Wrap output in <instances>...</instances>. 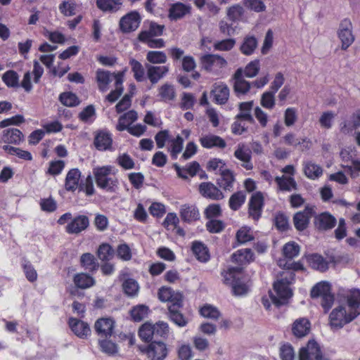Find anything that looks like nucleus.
I'll use <instances>...</instances> for the list:
<instances>
[{
  "label": "nucleus",
  "instance_id": "1",
  "mask_svg": "<svg viewBox=\"0 0 360 360\" xmlns=\"http://www.w3.org/2000/svg\"><path fill=\"white\" fill-rule=\"evenodd\" d=\"M284 278L277 281L274 284L276 295L270 294L273 303L277 306L283 305L292 295L290 285L294 280L295 274L292 272H286Z\"/></svg>",
  "mask_w": 360,
  "mask_h": 360
},
{
  "label": "nucleus",
  "instance_id": "2",
  "mask_svg": "<svg viewBox=\"0 0 360 360\" xmlns=\"http://www.w3.org/2000/svg\"><path fill=\"white\" fill-rule=\"evenodd\" d=\"M241 266L229 268L226 271L222 273L224 283L231 285L233 293L235 295H243L248 292V287L244 281H241Z\"/></svg>",
  "mask_w": 360,
  "mask_h": 360
},
{
  "label": "nucleus",
  "instance_id": "3",
  "mask_svg": "<svg viewBox=\"0 0 360 360\" xmlns=\"http://www.w3.org/2000/svg\"><path fill=\"white\" fill-rule=\"evenodd\" d=\"M300 251V248L296 243L290 242L286 243L283 248L284 257L278 260V265L288 270H302L304 268L301 262L292 261L294 257L298 256Z\"/></svg>",
  "mask_w": 360,
  "mask_h": 360
},
{
  "label": "nucleus",
  "instance_id": "4",
  "mask_svg": "<svg viewBox=\"0 0 360 360\" xmlns=\"http://www.w3.org/2000/svg\"><path fill=\"white\" fill-rule=\"evenodd\" d=\"M340 304L347 305V310L356 317L360 315V290L352 288L342 290L338 293Z\"/></svg>",
  "mask_w": 360,
  "mask_h": 360
},
{
  "label": "nucleus",
  "instance_id": "5",
  "mask_svg": "<svg viewBox=\"0 0 360 360\" xmlns=\"http://www.w3.org/2000/svg\"><path fill=\"white\" fill-rule=\"evenodd\" d=\"M356 316L348 311L345 306L340 304L335 307L329 316L330 326L332 329L342 328L345 324L352 322Z\"/></svg>",
  "mask_w": 360,
  "mask_h": 360
},
{
  "label": "nucleus",
  "instance_id": "6",
  "mask_svg": "<svg viewBox=\"0 0 360 360\" xmlns=\"http://www.w3.org/2000/svg\"><path fill=\"white\" fill-rule=\"evenodd\" d=\"M148 360H165L168 355V347L162 341H153L143 349Z\"/></svg>",
  "mask_w": 360,
  "mask_h": 360
},
{
  "label": "nucleus",
  "instance_id": "7",
  "mask_svg": "<svg viewBox=\"0 0 360 360\" xmlns=\"http://www.w3.org/2000/svg\"><path fill=\"white\" fill-rule=\"evenodd\" d=\"M338 38L341 41V49L347 50L354 41L352 21L345 18L341 21L338 30Z\"/></svg>",
  "mask_w": 360,
  "mask_h": 360
},
{
  "label": "nucleus",
  "instance_id": "8",
  "mask_svg": "<svg viewBox=\"0 0 360 360\" xmlns=\"http://www.w3.org/2000/svg\"><path fill=\"white\" fill-rule=\"evenodd\" d=\"M299 360H329L325 357L319 345L314 340L309 341L306 347L300 350Z\"/></svg>",
  "mask_w": 360,
  "mask_h": 360
},
{
  "label": "nucleus",
  "instance_id": "9",
  "mask_svg": "<svg viewBox=\"0 0 360 360\" xmlns=\"http://www.w3.org/2000/svg\"><path fill=\"white\" fill-rule=\"evenodd\" d=\"M141 20L140 14L137 11H131L120 19V30L124 33L134 32L139 27Z\"/></svg>",
  "mask_w": 360,
  "mask_h": 360
},
{
  "label": "nucleus",
  "instance_id": "10",
  "mask_svg": "<svg viewBox=\"0 0 360 360\" xmlns=\"http://www.w3.org/2000/svg\"><path fill=\"white\" fill-rule=\"evenodd\" d=\"M201 63L205 70L209 72L214 71L226 66V60L216 54H205L200 58Z\"/></svg>",
  "mask_w": 360,
  "mask_h": 360
},
{
  "label": "nucleus",
  "instance_id": "11",
  "mask_svg": "<svg viewBox=\"0 0 360 360\" xmlns=\"http://www.w3.org/2000/svg\"><path fill=\"white\" fill-rule=\"evenodd\" d=\"M89 226V219L87 216L79 214L67 224L65 231L69 234H79L86 230Z\"/></svg>",
  "mask_w": 360,
  "mask_h": 360
},
{
  "label": "nucleus",
  "instance_id": "12",
  "mask_svg": "<svg viewBox=\"0 0 360 360\" xmlns=\"http://www.w3.org/2000/svg\"><path fill=\"white\" fill-rule=\"evenodd\" d=\"M313 213V207L309 206H307L302 211L295 213L293 217V223L296 229L303 231L307 229Z\"/></svg>",
  "mask_w": 360,
  "mask_h": 360
},
{
  "label": "nucleus",
  "instance_id": "13",
  "mask_svg": "<svg viewBox=\"0 0 360 360\" xmlns=\"http://www.w3.org/2000/svg\"><path fill=\"white\" fill-rule=\"evenodd\" d=\"M264 198L260 192L253 194L249 202V215L255 220H258L261 217Z\"/></svg>",
  "mask_w": 360,
  "mask_h": 360
},
{
  "label": "nucleus",
  "instance_id": "14",
  "mask_svg": "<svg viewBox=\"0 0 360 360\" xmlns=\"http://www.w3.org/2000/svg\"><path fill=\"white\" fill-rule=\"evenodd\" d=\"M94 328L100 338H110L112 334L114 321L108 318L99 319L96 321Z\"/></svg>",
  "mask_w": 360,
  "mask_h": 360
},
{
  "label": "nucleus",
  "instance_id": "15",
  "mask_svg": "<svg viewBox=\"0 0 360 360\" xmlns=\"http://www.w3.org/2000/svg\"><path fill=\"white\" fill-rule=\"evenodd\" d=\"M233 90L238 94H246L250 89L251 83L243 76L242 68L237 69L233 75Z\"/></svg>",
  "mask_w": 360,
  "mask_h": 360
},
{
  "label": "nucleus",
  "instance_id": "16",
  "mask_svg": "<svg viewBox=\"0 0 360 360\" xmlns=\"http://www.w3.org/2000/svg\"><path fill=\"white\" fill-rule=\"evenodd\" d=\"M234 156L238 160L242 162V167L247 170H250L253 168V165L251 162V150L250 148L246 147L245 144L240 143L237 146L234 152Z\"/></svg>",
  "mask_w": 360,
  "mask_h": 360
},
{
  "label": "nucleus",
  "instance_id": "17",
  "mask_svg": "<svg viewBox=\"0 0 360 360\" xmlns=\"http://www.w3.org/2000/svg\"><path fill=\"white\" fill-rule=\"evenodd\" d=\"M158 298L162 302H169L172 304H181L183 296L179 292H174L171 288L162 287L158 290Z\"/></svg>",
  "mask_w": 360,
  "mask_h": 360
},
{
  "label": "nucleus",
  "instance_id": "18",
  "mask_svg": "<svg viewBox=\"0 0 360 360\" xmlns=\"http://www.w3.org/2000/svg\"><path fill=\"white\" fill-rule=\"evenodd\" d=\"M117 72L111 73L110 72L102 69L97 70L96 72V81L98 84V89L105 92L108 89V84L112 81L115 80V76Z\"/></svg>",
  "mask_w": 360,
  "mask_h": 360
},
{
  "label": "nucleus",
  "instance_id": "19",
  "mask_svg": "<svg viewBox=\"0 0 360 360\" xmlns=\"http://www.w3.org/2000/svg\"><path fill=\"white\" fill-rule=\"evenodd\" d=\"M69 326L72 331L80 338H86L91 333V329L88 323L77 319L70 318Z\"/></svg>",
  "mask_w": 360,
  "mask_h": 360
},
{
  "label": "nucleus",
  "instance_id": "20",
  "mask_svg": "<svg viewBox=\"0 0 360 360\" xmlns=\"http://www.w3.org/2000/svg\"><path fill=\"white\" fill-rule=\"evenodd\" d=\"M146 68L147 77L153 84L158 83L169 70V66L167 65L154 66L146 65Z\"/></svg>",
  "mask_w": 360,
  "mask_h": 360
},
{
  "label": "nucleus",
  "instance_id": "21",
  "mask_svg": "<svg viewBox=\"0 0 360 360\" xmlns=\"http://www.w3.org/2000/svg\"><path fill=\"white\" fill-rule=\"evenodd\" d=\"M200 193L205 198L220 200L224 198L221 191L210 182H203L199 186Z\"/></svg>",
  "mask_w": 360,
  "mask_h": 360
},
{
  "label": "nucleus",
  "instance_id": "22",
  "mask_svg": "<svg viewBox=\"0 0 360 360\" xmlns=\"http://www.w3.org/2000/svg\"><path fill=\"white\" fill-rule=\"evenodd\" d=\"M199 141L201 146L205 148L216 147L222 149L226 146V143L222 138L212 134L201 136Z\"/></svg>",
  "mask_w": 360,
  "mask_h": 360
},
{
  "label": "nucleus",
  "instance_id": "23",
  "mask_svg": "<svg viewBox=\"0 0 360 360\" xmlns=\"http://www.w3.org/2000/svg\"><path fill=\"white\" fill-rule=\"evenodd\" d=\"M214 96V101L218 104H224L229 97V89L228 86L222 82L215 84L211 91Z\"/></svg>",
  "mask_w": 360,
  "mask_h": 360
},
{
  "label": "nucleus",
  "instance_id": "24",
  "mask_svg": "<svg viewBox=\"0 0 360 360\" xmlns=\"http://www.w3.org/2000/svg\"><path fill=\"white\" fill-rule=\"evenodd\" d=\"M314 224L320 230L331 229L336 224V219L328 212H323L315 217Z\"/></svg>",
  "mask_w": 360,
  "mask_h": 360
},
{
  "label": "nucleus",
  "instance_id": "25",
  "mask_svg": "<svg viewBox=\"0 0 360 360\" xmlns=\"http://www.w3.org/2000/svg\"><path fill=\"white\" fill-rule=\"evenodd\" d=\"M94 143L98 150L110 149L112 143L111 134L105 131L98 132L95 136Z\"/></svg>",
  "mask_w": 360,
  "mask_h": 360
},
{
  "label": "nucleus",
  "instance_id": "26",
  "mask_svg": "<svg viewBox=\"0 0 360 360\" xmlns=\"http://www.w3.org/2000/svg\"><path fill=\"white\" fill-rule=\"evenodd\" d=\"M137 119V112L134 110H129L119 117L116 129L119 131H124L131 127V124L136 121Z\"/></svg>",
  "mask_w": 360,
  "mask_h": 360
},
{
  "label": "nucleus",
  "instance_id": "27",
  "mask_svg": "<svg viewBox=\"0 0 360 360\" xmlns=\"http://www.w3.org/2000/svg\"><path fill=\"white\" fill-rule=\"evenodd\" d=\"M311 328L310 322L307 319L300 318L295 321L292 331L295 336L302 338L309 334Z\"/></svg>",
  "mask_w": 360,
  "mask_h": 360
},
{
  "label": "nucleus",
  "instance_id": "28",
  "mask_svg": "<svg viewBox=\"0 0 360 360\" xmlns=\"http://www.w3.org/2000/svg\"><path fill=\"white\" fill-rule=\"evenodd\" d=\"M81 172L78 169H70L65 178V187L68 191H75L79 186Z\"/></svg>",
  "mask_w": 360,
  "mask_h": 360
},
{
  "label": "nucleus",
  "instance_id": "29",
  "mask_svg": "<svg viewBox=\"0 0 360 360\" xmlns=\"http://www.w3.org/2000/svg\"><path fill=\"white\" fill-rule=\"evenodd\" d=\"M278 189L281 191L291 192L297 190V184L294 178L283 175L275 178Z\"/></svg>",
  "mask_w": 360,
  "mask_h": 360
},
{
  "label": "nucleus",
  "instance_id": "30",
  "mask_svg": "<svg viewBox=\"0 0 360 360\" xmlns=\"http://www.w3.org/2000/svg\"><path fill=\"white\" fill-rule=\"evenodd\" d=\"M232 260L240 266L246 265L253 260V252L250 248L238 250L233 254Z\"/></svg>",
  "mask_w": 360,
  "mask_h": 360
},
{
  "label": "nucleus",
  "instance_id": "31",
  "mask_svg": "<svg viewBox=\"0 0 360 360\" xmlns=\"http://www.w3.org/2000/svg\"><path fill=\"white\" fill-rule=\"evenodd\" d=\"M2 141L10 144H19L23 139L22 132L15 128H8L4 130Z\"/></svg>",
  "mask_w": 360,
  "mask_h": 360
},
{
  "label": "nucleus",
  "instance_id": "32",
  "mask_svg": "<svg viewBox=\"0 0 360 360\" xmlns=\"http://www.w3.org/2000/svg\"><path fill=\"white\" fill-rule=\"evenodd\" d=\"M181 305L182 304H171L168 307L169 317L170 320L179 327H184L188 323L187 319L179 311V309L181 307Z\"/></svg>",
  "mask_w": 360,
  "mask_h": 360
},
{
  "label": "nucleus",
  "instance_id": "33",
  "mask_svg": "<svg viewBox=\"0 0 360 360\" xmlns=\"http://www.w3.org/2000/svg\"><path fill=\"white\" fill-rule=\"evenodd\" d=\"M191 11V6L180 2L172 4L169 10V16L172 20H176L183 18Z\"/></svg>",
  "mask_w": 360,
  "mask_h": 360
},
{
  "label": "nucleus",
  "instance_id": "34",
  "mask_svg": "<svg viewBox=\"0 0 360 360\" xmlns=\"http://www.w3.org/2000/svg\"><path fill=\"white\" fill-rule=\"evenodd\" d=\"M123 77L124 72H118L117 75L115 76V90L111 91V92L106 96V100L109 102H115L122 95L123 92Z\"/></svg>",
  "mask_w": 360,
  "mask_h": 360
},
{
  "label": "nucleus",
  "instance_id": "35",
  "mask_svg": "<svg viewBox=\"0 0 360 360\" xmlns=\"http://www.w3.org/2000/svg\"><path fill=\"white\" fill-rule=\"evenodd\" d=\"M164 26L158 25L155 22H150L148 30L142 31L139 34V39L144 41L156 36L162 35Z\"/></svg>",
  "mask_w": 360,
  "mask_h": 360
},
{
  "label": "nucleus",
  "instance_id": "36",
  "mask_svg": "<svg viewBox=\"0 0 360 360\" xmlns=\"http://www.w3.org/2000/svg\"><path fill=\"white\" fill-rule=\"evenodd\" d=\"M160 99L164 102L174 101L176 98V91L172 84L165 83L158 88V95Z\"/></svg>",
  "mask_w": 360,
  "mask_h": 360
},
{
  "label": "nucleus",
  "instance_id": "37",
  "mask_svg": "<svg viewBox=\"0 0 360 360\" xmlns=\"http://www.w3.org/2000/svg\"><path fill=\"white\" fill-rule=\"evenodd\" d=\"M192 251L196 259L201 262H206L210 259V254L207 247L200 242L195 241L193 243Z\"/></svg>",
  "mask_w": 360,
  "mask_h": 360
},
{
  "label": "nucleus",
  "instance_id": "38",
  "mask_svg": "<svg viewBox=\"0 0 360 360\" xmlns=\"http://www.w3.org/2000/svg\"><path fill=\"white\" fill-rule=\"evenodd\" d=\"M73 281L75 285L81 289L91 288L95 284L94 278L84 273L75 274Z\"/></svg>",
  "mask_w": 360,
  "mask_h": 360
},
{
  "label": "nucleus",
  "instance_id": "39",
  "mask_svg": "<svg viewBox=\"0 0 360 360\" xmlns=\"http://www.w3.org/2000/svg\"><path fill=\"white\" fill-rule=\"evenodd\" d=\"M180 214L181 219L188 222L198 219L200 215L198 209L195 206L188 205L181 206Z\"/></svg>",
  "mask_w": 360,
  "mask_h": 360
},
{
  "label": "nucleus",
  "instance_id": "40",
  "mask_svg": "<svg viewBox=\"0 0 360 360\" xmlns=\"http://www.w3.org/2000/svg\"><path fill=\"white\" fill-rule=\"evenodd\" d=\"M304 174L311 179L319 178L323 174V169L319 165L308 161L304 163Z\"/></svg>",
  "mask_w": 360,
  "mask_h": 360
},
{
  "label": "nucleus",
  "instance_id": "41",
  "mask_svg": "<svg viewBox=\"0 0 360 360\" xmlns=\"http://www.w3.org/2000/svg\"><path fill=\"white\" fill-rule=\"evenodd\" d=\"M257 40L254 36H246L240 47V51L245 56L252 55L257 47Z\"/></svg>",
  "mask_w": 360,
  "mask_h": 360
},
{
  "label": "nucleus",
  "instance_id": "42",
  "mask_svg": "<svg viewBox=\"0 0 360 360\" xmlns=\"http://www.w3.org/2000/svg\"><path fill=\"white\" fill-rule=\"evenodd\" d=\"M122 4V0H96L97 6L103 11L115 12Z\"/></svg>",
  "mask_w": 360,
  "mask_h": 360
},
{
  "label": "nucleus",
  "instance_id": "43",
  "mask_svg": "<svg viewBox=\"0 0 360 360\" xmlns=\"http://www.w3.org/2000/svg\"><path fill=\"white\" fill-rule=\"evenodd\" d=\"M98 343L101 351L108 355H114L118 352L117 345L108 338H99Z\"/></svg>",
  "mask_w": 360,
  "mask_h": 360
},
{
  "label": "nucleus",
  "instance_id": "44",
  "mask_svg": "<svg viewBox=\"0 0 360 360\" xmlns=\"http://www.w3.org/2000/svg\"><path fill=\"white\" fill-rule=\"evenodd\" d=\"M234 180L232 172L226 169L221 172V178L219 179V184L224 190H231Z\"/></svg>",
  "mask_w": 360,
  "mask_h": 360
},
{
  "label": "nucleus",
  "instance_id": "45",
  "mask_svg": "<svg viewBox=\"0 0 360 360\" xmlns=\"http://www.w3.org/2000/svg\"><path fill=\"white\" fill-rule=\"evenodd\" d=\"M330 292V285L329 283L322 281L316 284L311 290V297L312 298L321 297Z\"/></svg>",
  "mask_w": 360,
  "mask_h": 360
},
{
  "label": "nucleus",
  "instance_id": "46",
  "mask_svg": "<svg viewBox=\"0 0 360 360\" xmlns=\"http://www.w3.org/2000/svg\"><path fill=\"white\" fill-rule=\"evenodd\" d=\"M260 70V62L259 60L250 61L244 69L242 68L243 76L248 78H253L257 75Z\"/></svg>",
  "mask_w": 360,
  "mask_h": 360
},
{
  "label": "nucleus",
  "instance_id": "47",
  "mask_svg": "<svg viewBox=\"0 0 360 360\" xmlns=\"http://www.w3.org/2000/svg\"><path fill=\"white\" fill-rule=\"evenodd\" d=\"M129 65L137 82H143L146 79L145 70L142 64L135 59L129 60Z\"/></svg>",
  "mask_w": 360,
  "mask_h": 360
},
{
  "label": "nucleus",
  "instance_id": "48",
  "mask_svg": "<svg viewBox=\"0 0 360 360\" xmlns=\"http://www.w3.org/2000/svg\"><path fill=\"white\" fill-rule=\"evenodd\" d=\"M311 266L320 271H325L328 268V262L319 255H313L309 258Z\"/></svg>",
  "mask_w": 360,
  "mask_h": 360
},
{
  "label": "nucleus",
  "instance_id": "49",
  "mask_svg": "<svg viewBox=\"0 0 360 360\" xmlns=\"http://www.w3.org/2000/svg\"><path fill=\"white\" fill-rule=\"evenodd\" d=\"M148 314V307L143 304L137 305L131 309L130 314L134 321H141Z\"/></svg>",
  "mask_w": 360,
  "mask_h": 360
},
{
  "label": "nucleus",
  "instance_id": "50",
  "mask_svg": "<svg viewBox=\"0 0 360 360\" xmlns=\"http://www.w3.org/2000/svg\"><path fill=\"white\" fill-rule=\"evenodd\" d=\"M146 59L153 64H162L166 63L167 57L162 51H150L147 53Z\"/></svg>",
  "mask_w": 360,
  "mask_h": 360
},
{
  "label": "nucleus",
  "instance_id": "51",
  "mask_svg": "<svg viewBox=\"0 0 360 360\" xmlns=\"http://www.w3.org/2000/svg\"><path fill=\"white\" fill-rule=\"evenodd\" d=\"M245 193L243 191H238L233 193L229 199V206L233 210H238L245 202Z\"/></svg>",
  "mask_w": 360,
  "mask_h": 360
},
{
  "label": "nucleus",
  "instance_id": "52",
  "mask_svg": "<svg viewBox=\"0 0 360 360\" xmlns=\"http://www.w3.org/2000/svg\"><path fill=\"white\" fill-rule=\"evenodd\" d=\"M244 14V9L242 6L235 4L227 8L226 15L229 19L236 22L240 20Z\"/></svg>",
  "mask_w": 360,
  "mask_h": 360
},
{
  "label": "nucleus",
  "instance_id": "53",
  "mask_svg": "<svg viewBox=\"0 0 360 360\" xmlns=\"http://www.w3.org/2000/svg\"><path fill=\"white\" fill-rule=\"evenodd\" d=\"M139 335L141 340L145 342H149L154 338L153 325L149 323H145L141 326L139 330Z\"/></svg>",
  "mask_w": 360,
  "mask_h": 360
},
{
  "label": "nucleus",
  "instance_id": "54",
  "mask_svg": "<svg viewBox=\"0 0 360 360\" xmlns=\"http://www.w3.org/2000/svg\"><path fill=\"white\" fill-rule=\"evenodd\" d=\"M98 257L102 261H109L114 257V250L109 244L103 243L98 248Z\"/></svg>",
  "mask_w": 360,
  "mask_h": 360
},
{
  "label": "nucleus",
  "instance_id": "55",
  "mask_svg": "<svg viewBox=\"0 0 360 360\" xmlns=\"http://www.w3.org/2000/svg\"><path fill=\"white\" fill-rule=\"evenodd\" d=\"M80 262L83 267L89 271H94L98 268L96 259L91 253L83 254L81 256Z\"/></svg>",
  "mask_w": 360,
  "mask_h": 360
},
{
  "label": "nucleus",
  "instance_id": "56",
  "mask_svg": "<svg viewBox=\"0 0 360 360\" xmlns=\"http://www.w3.org/2000/svg\"><path fill=\"white\" fill-rule=\"evenodd\" d=\"M122 288L125 294L128 296L133 297L137 295L139 287L138 283L135 280L128 278L124 281Z\"/></svg>",
  "mask_w": 360,
  "mask_h": 360
},
{
  "label": "nucleus",
  "instance_id": "57",
  "mask_svg": "<svg viewBox=\"0 0 360 360\" xmlns=\"http://www.w3.org/2000/svg\"><path fill=\"white\" fill-rule=\"evenodd\" d=\"M200 313L205 318L214 320L218 319L221 315L217 308L210 304L204 305L200 309Z\"/></svg>",
  "mask_w": 360,
  "mask_h": 360
},
{
  "label": "nucleus",
  "instance_id": "58",
  "mask_svg": "<svg viewBox=\"0 0 360 360\" xmlns=\"http://www.w3.org/2000/svg\"><path fill=\"white\" fill-rule=\"evenodd\" d=\"M77 4L73 0H64L59 6V10L65 16H72L75 14Z\"/></svg>",
  "mask_w": 360,
  "mask_h": 360
},
{
  "label": "nucleus",
  "instance_id": "59",
  "mask_svg": "<svg viewBox=\"0 0 360 360\" xmlns=\"http://www.w3.org/2000/svg\"><path fill=\"white\" fill-rule=\"evenodd\" d=\"M60 102L66 106L73 107L76 106L79 103L77 96L71 92L63 93L60 95Z\"/></svg>",
  "mask_w": 360,
  "mask_h": 360
},
{
  "label": "nucleus",
  "instance_id": "60",
  "mask_svg": "<svg viewBox=\"0 0 360 360\" xmlns=\"http://www.w3.org/2000/svg\"><path fill=\"white\" fill-rule=\"evenodd\" d=\"M18 75L14 70H8L2 76V80L9 87H15L18 86Z\"/></svg>",
  "mask_w": 360,
  "mask_h": 360
},
{
  "label": "nucleus",
  "instance_id": "61",
  "mask_svg": "<svg viewBox=\"0 0 360 360\" xmlns=\"http://www.w3.org/2000/svg\"><path fill=\"white\" fill-rule=\"evenodd\" d=\"M207 169L215 174L219 173L221 174L226 169L225 168V163L222 160L214 158L208 162Z\"/></svg>",
  "mask_w": 360,
  "mask_h": 360
},
{
  "label": "nucleus",
  "instance_id": "62",
  "mask_svg": "<svg viewBox=\"0 0 360 360\" xmlns=\"http://www.w3.org/2000/svg\"><path fill=\"white\" fill-rule=\"evenodd\" d=\"M275 93L271 91H266L262 95L261 105L266 109H272L275 105Z\"/></svg>",
  "mask_w": 360,
  "mask_h": 360
},
{
  "label": "nucleus",
  "instance_id": "63",
  "mask_svg": "<svg viewBox=\"0 0 360 360\" xmlns=\"http://www.w3.org/2000/svg\"><path fill=\"white\" fill-rule=\"evenodd\" d=\"M154 338H167L169 333L168 324L163 321H160L153 325Z\"/></svg>",
  "mask_w": 360,
  "mask_h": 360
},
{
  "label": "nucleus",
  "instance_id": "64",
  "mask_svg": "<svg viewBox=\"0 0 360 360\" xmlns=\"http://www.w3.org/2000/svg\"><path fill=\"white\" fill-rule=\"evenodd\" d=\"M280 357L281 360H295V354L292 347L289 345H283L280 348Z\"/></svg>",
  "mask_w": 360,
  "mask_h": 360
}]
</instances>
